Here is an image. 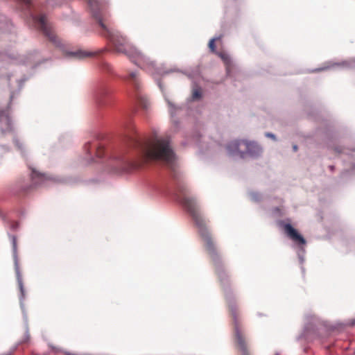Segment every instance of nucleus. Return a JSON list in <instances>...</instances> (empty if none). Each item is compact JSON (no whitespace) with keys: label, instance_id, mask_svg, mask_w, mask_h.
Returning a JSON list of instances; mask_svg holds the SVG:
<instances>
[{"label":"nucleus","instance_id":"23","mask_svg":"<svg viewBox=\"0 0 355 355\" xmlns=\"http://www.w3.org/2000/svg\"><path fill=\"white\" fill-rule=\"evenodd\" d=\"M293 150H294L295 152L297 150V146L296 145H294V146H293Z\"/></svg>","mask_w":355,"mask_h":355},{"label":"nucleus","instance_id":"18","mask_svg":"<svg viewBox=\"0 0 355 355\" xmlns=\"http://www.w3.org/2000/svg\"><path fill=\"white\" fill-rule=\"evenodd\" d=\"M92 146V144L90 142H88L87 144H85V146H84V148H85V150L87 153H90V148Z\"/></svg>","mask_w":355,"mask_h":355},{"label":"nucleus","instance_id":"4","mask_svg":"<svg viewBox=\"0 0 355 355\" xmlns=\"http://www.w3.org/2000/svg\"><path fill=\"white\" fill-rule=\"evenodd\" d=\"M228 307L234 325V338L238 355H251L242 330L237 306L232 300H229Z\"/></svg>","mask_w":355,"mask_h":355},{"label":"nucleus","instance_id":"5","mask_svg":"<svg viewBox=\"0 0 355 355\" xmlns=\"http://www.w3.org/2000/svg\"><path fill=\"white\" fill-rule=\"evenodd\" d=\"M33 21L35 26L42 31L43 34L47 37L51 42L55 46H60L61 43L55 35L51 26L48 23L45 15L33 16Z\"/></svg>","mask_w":355,"mask_h":355},{"label":"nucleus","instance_id":"12","mask_svg":"<svg viewBox=\"0 0 355 355\" xmlns=\"http://www.w3.org/2000/svg\"><path fill=\"white\" fill-rule=\"evenodd\" d=\"M126 80L129 81L131 84H132V85L135 87L136 89H139V80L136 72H130L128 75Z\"/></svg>","mask_w":355,"mask_h":355},{"label":"nucleus","instance_id":"8","mask_svg":"<svg viewBox=\"0 0 355 355\" xmlns=\"http://www.w3.org/2000/svg\"><path fill=\"white\" fill-rule=\"evenodd\" d=\"M0 137L12 131L11 121L7 113L0 110Z\"/></svg>","mask_w":355,"mask_h":355},{"label":"nucleus","instance_id":"22","mask_svg":"<svg viewBox=\"0 0 355 355\" xmlns=\"http://www.w3.org/2000/svg\"><path fill=\"white\" fill-rule=\"evenodd\" d=\"M60 1H61L62 0H59ZM48 4L49 5H51V6H54L55 3H54L53 2V0H48Z\"/></svg>","mask_w":355,"mask_h":355},{"label":"nucleus","instance_id":"14","mask_svg":"<svg viewBox=\"0 0 355 355\" xmlns=\"http://www.w3.org/2000/svg\"><path fill=\"white\" fill-rule=\"evenodd\" d=\"M202 96L201 89L200 87H196L193 89L192 98L193 100L200 99Z\"/></svg>","mask_w":355,"mask_h":355},{"label":"nucleus","instance_id":"13","mask_svg":"<svg viewBox=\"0 0 355 355\" xmlns=\"http://www.w3.org/2000/svg\"><path fill=\"white\" fill-rule=\"evenodd\" d=\"M108 90L105 88H100L96 93V98L99 103H101V98L108 94Z\"/></svg>","mask_w":355,"mask_h":355},{"label":"nucleus","instance_id":"3","mask_svg":"<svg viewBox=\"0 0 355 355\" xmlns=\"http://www.w3.org/2000/svg\"><path fill=\"white\" fill-rule=\"evenodd\" d=\"M181 203L191 216L198 230V233L205 243V247L211 257L216 268V272L222 282L226 277V274L221 264L220 256L217 252L214 242L206 225L205 218L201 214L198 202L196 198L188 196L182 191Z\"/></svg>","mask_w":355,"mask_h":355},{"label":"nucleus","instance_id":"19","mask_svg":"<svg viewBox=\"0 0 355 355\" xmlns=\"http://www.w3.org/2000/svg\"><path fill=\"white\" fill-rule=\"evenodd\" d=\"M265 135H266V137H269V138H271V139H273V140H276V137H275V135L274 134H272V133H270V132H266V133L265 134Z\"/></svg>","mask_w":355,"mask_h":355},{"label":"nucleus","instance_id":"24","mask_svg":"<svg viewBox=\"0 0 355 355\" xmlns=\"http://www.w3.org/2000/svg\"><path fill=\"white\" fill-rule=\"evenodd\" d=\"M143 107H144L145 109H147V105H146V103H144V104H143Z\"/></svg>","mask_w":355,"mask_h":355},{"label":"nucleus","instance_id":"16","mask_svg":"<svg viewBox=\"0 0 355 355\" xmlns=\"http://www.w3.org/2000/svg\"><path fill=\"white\" fill-rule=\"evenodd\" d=\"M96 146V156L98 157H101L103 155V148L100 146Z\"/></svg>","mask_w":355,"mask_h":355},{"label":"nucleus","instance_id":"11","mask_svg":"<svg viewBox=\"0 0 355 355\" xmlns=\"http://www.w3.org/2000/svg\"><path fill=\"white\" fill-rule=\"evenodd\" d=\"M69 55L78 59H83L85 58L93 56L94 55V53L87 51L78 50L74 52L69 53Z\"/></svg>","mask_w":355,"mask_h":355},{"label":"nucleus","instance_id":"2","mask_svg":"<svg viewBox=\"0 0 355 355\" xmlns=\"http://www.w3.org/2000/svg\"><path fill=\"white\" fill-rule=\"evenodd\" d=\"M92 9L93 17L104 31L105 36L107 37L114 45L116 51L126 55L129 59L141 68L154 67V62L148 57L130 44L126 37L119 32L109 29L103 22L101 11V3L98 0H87Z\"/></svg>","mask_w":355,"mask_h":355},{"label":"nucleus","instance_id":"1","mask_svg":"<svg viewBox=\"0 0 355 355\" xmlns=\"http://www.w3.org/2000/svg\"><path fill=\"white\" fill-rule=\"evenodd\" d=\"M128 145L137 152L138 159L132 163L137 168L149 160L161 161L166 164L173 162L175 154L168 137L154 136L143 140L137 133L130 136Z\"/></svg>","mask_w":355,"mask_h":355},{"label":"nucleus","instance_id":"21","mask_svg":"<svg viewBox=\"0 0 355 355\" xmlns=\"http://www.w3.org/2000/svg\"><path fill=\"white\" fill-rule=\"evenodd\" d=\"M12 245H13L14 249L15 250L16 249V239L15 237H13V239H12Z\"/></svg>","mask_w":355,"mask_h":355},{"label":"nucleus","instance_id":"7","mask_svg":"<svg viewBox=\"0 0 355 355\" xmlns=\"http://www.w3.org/2000/svg\"><path fill=\"white\" fill-rule=\"evenodd\" d=\"M282 227L286 235L295 243L299 245H304L306 244V240L304 238L291 224L285 223Z\"/></svg>","mask_w":355,"mask_h":355},{"label":"nucleus","instance_id":"9","mask_svg":"<svg viewBox=\"0 0 355 355\" xmlns=\"http://www.w3.org/2000/svg\"><path fill=\"white\" fill-rule=\"evenodd\" d=\"M31 176L32 181H33V184L24 187L23 185L21 184V183L19 182V187L21 188V192H23V193L28 192L29 190H31L33 187L34 185L37 184L39 182V181H37V180H42L44 178V174H42L38 171H36L35 169H32Z\"/></svg>","mask_w":355,"mask_h":355},{"label":"nucleus","instance_id":"20","mask_svg":"<svg viewBox=\"0 0 355 355\" xmlns=\"http://www.w3.org/2000/svg\"><path fill=\"white\" fill-rule=\"evenodd\" d=\"M18 282H19V288H20L21 293V294L24 295V287H23L22 282H21V279H19V280H18Z\"/></svg>","mask_w":355,"mask_h":355},{"label":"nucleus","instance_id":"6","mask_svg":"<svg viewBox=\"0 0 355 355\" xmlns=\"http://www.w3.org/2000/svg\"><path fill=\"white\" fill-rule=\"evenodd\" d=\"M244 144H248V141L245 140L234 141L228 144L227 150L230 155L243 158L248 155V148H245Z\"/></svg>","mask_w":355,"mask_h":355},{"label":"nucleus","instance_id":"17","mask_svg":"<svg viewBox=\"0 0 355 355\" xmlns=\"http://www.w3.org/2000/svg\"><path fill=\"white\" fill-rule=\"evenodd\" d=\"M219 56L221 58V59L225 62L226 64H229L230 62V58L228 55L223 53H220Z\"/></svg>","mask_w":355,"mask_h":355},{"label":"nucleus","instance_id":"15","mask_svg":"<svg viewBox=\"0 0 355 355\" xmlns=\"http://www.w3.org/2000/svg\"><path fill=\"white\" fill-rule=\"evenodd\" d=\"M216 39H211L209 42V48L210 49L212 53H216V45H215Z\"/></svg>","mask_w":355,"mask_h":355},{"label":"nucleus","instance_id":"10","mask_svg":"<svg viewBox=\"0 0 355 355\" xmlns=\"http://www.w3.org/2000/svg\"><path fill=\"white\" fill-rule=\"evenodd\" d=\"M244 146L245 148H248V155L252 157H257L262 152L261 148L254 142L248 141V144H244Z\"/></svg>","mask_w":355,"mask_h":355}]
</instances>
